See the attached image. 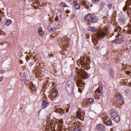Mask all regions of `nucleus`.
<instances>
[{
  "instance_id": "nucleus-1",
  "label": "nucleus",
  "mask_w": 131,
  "mask_h": 131,
  "mask_svg": "<svg viewBox=\"0 0 131 131\" xmlns=\"http://www.w3.org/2000/svg\"><path fill=\"white\" fill-rule=\"evenodd\" d=\"M110 114L111 115V117L115 122H119L120 120V117H119V115L117 111L115 109H112L110 111Z\"/></svg>"
},
{
  "instance_id": "nucleus-2",
  "label": "nucleus",
  "mask_w": 131,
  "mask_h": 131,
  "mask_svg": "<svg viewBox=\"0 0 131 131\" xmlns=\"http://www.w3.org/2000/svg\"><path fill=\"white\" fill-rule=\"evenodd\" d=\"M84 20L87 22H91V23H97L98 22V17L92 14H89L84 17Z\"/></svg>"
},
{
  "instance_id": "nucleus-3",
  "label": "nucleus",
  "mask_w": 131,
  "mask_h": 131,
  "mask_svg": "<svg viewBox=\"0 0 131 131\" xmlns=\"http://www.w3.org/2000/svg\"><path fill=\"white\" fill-rule=\"evenodd\" d=\"M99 88L97 90V93L100 96V97H102L103 96V84L101 82L98 84Z\"/></svg>"
},
{
  "instance_id": "nucleus-4",
  "label": "nucleus",
  "mask_w": 131,
  "mask_h": 131,
  "mask_svg": "<svg viewBox=\"0 0 131 131\" xmlns=\"http://www.w3.org/2000/svg\"><path fill=\"white\" fill-rule=\"evenodd\" d=\"M62 20V12L59 11L56 13V17H55V21L57 22L60 23Z\"/></svg>"
},
{
  "instance_id": "nucleus-5",
  "label": "nucleus",
  "mask_w": 131,
  "mask_h": 131,
  "mask_svg": "<svg viewBox=\"0 0 131 131\" xmlns=\"http://www.w3.org/2000/svg\"><path fill=\"white\" fill-rule=\"evenodd\" d=\"M97 131H106V127L103 124L98 125L96 127Z\"/></svg>"
},
{
  "instance_id": "nucleus-6",
  "label": "nucleus",
  "mask_w": 131,
  "mask_h": 131,
  "mask_svg": "<svg viewBox=\"0 0 131 131\" xmlns=\"http://www.w3.org/2000/svg\"><path fill=\"white\" fill-rule=\"evenodd\" d=\"M80 75L82 78H89L90 77V76L84 70L80 72Z\"/></svg>"
},
{
  "instance_id": "nucleus-7",
  "label": "nucleus",
  "mask_w": 131,
  "mask_h": 131,
  "mask_svg": "<svg viewBox=\"0 0 131 131\" xmlns=\"http://www.w3.org/2000/svg\"><path fill=\"white\" fill-rule=\"evenodd\" d=\"M49 105V102L47 100H44L43 102L42 103V106L41 108L42 109H45V108H47Z\"/></svg>"
},
{
  "instance_id": "nucleus-8",
  "label": "nucleus",
  "mask_w": 131,
  "mask_h": 131,
  "mask_svg": "<svg viewBox=\"0 0 131 131\" xmlns=\"http://www.w3.org/2000/svg\"><path fill=\"white\" fill-rule=\"evenodd\" d=\"M38 32L40 36H41L42 37H43V35H45V32L42 31V27H41L39 28L38 30Z\"/></svg>"
},
{
  "instance_id": "nucleus-9",
  "label": "nucleus",
  "mask_w": 131,
  "mask_h": 131,
  "mask_svg": "<svg viewBox=\"0 0 131 131\" xmlns=\"http://www.w3.org/2000/svg\"><path fill=\"white\" fill-rule=\"evenodd\" d=\"M58 95V91H53L51 92V96L52 98H57V96Z\"/></svg>"
},
{
  "instance_id": "nucleus-10",
  "label": "nucleus",
  "mask_w": 131,
  "mask_h": 131,
  "mask_svg": "<svg viewBox=\"0 0 131 131\" xmlns=\"http://www.w3.org/2000/svg\"><path fill=\"white\" fill-rule=\"evenodd\" d=\"M97 36L98 37H105V36H106V34L104 33V32L101 31L97 34Z\"/></svg>"
},
{
  "instance_id": "nucleus-11",
  "label": "nucleus",
  "mask_w": 131,
  "mask_h": 131,
  "mask_svg": "<svg viewBox=\"0 0 131 131\" xmlns=\"http://www.w3.org/2000/svg\"><path fill=\"white\" fill-rule=\"evenodd\" d=\"M74 6L76 9V10H79L80 9V5L79 4L74 1Z\"/></svg>"
},
{
  "instance_id": "nucleus-12",
  "label": "nucleus",
  "mask_w": 131,
  "mask_h": 131,
  "mask_svg": "<svg viewBox=\"0 0 131 131\" xmlns=\"http://www.w3.org/2000/svg\"><path fill=\"white\" fill-rule=\"evenodd\" d=\"M123 40V39H122V38H119L118 39H115V42L116 43H121V42H122Z\"/></svg>"
},
{
  "instance_id": "nucleus-13",
  "label": "nucleus",
  "mask_w": 131,
  "mask_h": 131,
  "mask_svg": "<svg viewBox=\"0 0 131 131\" xmlns=\"http://www.w3.org/2000/svg\"><path fill=\"white\" fill-rule=\"evenodd\" d=\"M48 31H56V28L54 27L49 26L47 28Z\"/></svg>"
},
{
  "instance_id": "nucleus-14",
  "label": "nucleus",
  "mask_w": 131,
  "mask_h": 131,
  "mask_svg": "<svg viewBox=\"0 0 131 131\" xmlns=\"http://www.w3.org/2000/svg\"><path fill=\"white\" fill-rule=\"evenodd\" d=\"M5 24L7 26H10V24H12V20L7 19L5 23Z\"/></svg>"
},
{
  "instance_id": "nucleus-15",
  "label": "nucleus",
  "mask_w": 131,
  "mask_h": 131,
  "mask_svg": "<svg viewBox=\"0 0 131 131\" xmlns=\"http://www.w3.org/2000/svg\"><path fill=\"white\" fill-rule=\"evenodd\" d=\"M89 30L92 32H95L96 31V28H95V27H90L89 29Z\"/></svg>"
},
{
  "instance_id": "nucleus-16",
  "label": "nucleus",
  "mask_w": 131,
  "mask_h": 131,
  "mask_svg": "<svg viewBox=\"0 0 131 131\" xmlns=\"http://www.w3.org/2000/svg\"><path fill=\"white\" fill-rule=\"evenodd\" d=\"M60 7H63V8H67V5L64 2H61L60 5Z\"/></svg>"
},
{
  "instance_id": "nucleus-17",
  "label": "nucleus",
  "mask_w": 131,
  "mask_h": 131,
  "mask_svg": "<svg viewBox=\"0 0 131 131\" xmlns=\"http://www.w3.org/2000/svg\"><path fill=\"white\" fill-rule=\"evenodd\" d=\"M105 122L107 125H110V126L112 125V121H111V120L105 121Z\"/></svg>"
},
{
  "instance_id": "nucleus-18",
  "label": "nucleus",
  "mask_w": 131,
  "mask_h": 131,
  "mask_svg": "<svg viewBox=\"0 0 131 131\" xmlns=\"http://www.w3.org/2000/svg\"><path fill=\"white\" fill-rule=\"evenodd\" d=\"M81 114V112H80V111L77 112V117L79 119H81V117H80V115Z\"/></svg>"
},
{
  "instance_id": "nucleus-19",
  "label": "nucleus",
  "mask_w": 131,
  "mask_h": 131,
  "mask_svg": "<svg viewBox=\"0 0 131 131\" xmlns=\"http://www.w3.org/2000/svg\"><path fill=\"white\" fill-rule=\"evenodd\" d=\"M89 102L90 103V104H92V103H94V100L92 98H90L89 99Z\"/></svg>"
},
{
  "instance_id": "nucleus-20",
  "label": "nucleus",
  "mask_w": 131,
  "mask_h": 131,
  "mask_svg": "<svg viewBox=\"0 0 131 131\" xmlns=\"http://www.w3.org/2000/svg\"><path fill=\"white\" fill-rule=\"evenodd\" d=\"M113 7V5H112V3H109L107 4V7L108 9H112V7Z\"/></svg>"
},
{
  "instance_id": "nucleus-21",
  "label": "nucleus",
  "mask_w": 131,
  "mask_h": 131,
  "mask_svg": "<svg viewBox=\"0 0 131 131\" xmlns=\"http://www.w3.org/2000/svg\"><path fill=\"white\" fill-rule=\"evenodd\" d=\"M122 100V97L121 96H119L117 98V102H120Z\"/></svg>"
},
{
  "instance_id": "nucleus-22",
  "label": "nucleus",
  "mask_w": 131,
  "mask_h": 131,
  "mask_svg": "<svg viewBox=\"0 0 131 131\" xmlns=\"http://www.w3.org/2000/svg\"><path fill=\"white\" fill-rule=\"evenodd\" d=\"M26 85H29L30 84V80H26L25 82Z\"/></svg>"
},
{
  "instance_id": "nucleus-23",
  "label": "nucleus",
  "mask_w": 131,
  "mask_h": 131,
  "mask_svg": "<svg viewBox=\"0 0 131 131\" xmlns=\"http://www.w3.org/2000/svg\"><path fill=\"white\" fill-rule=\"evenodd\" d=\"M34 65V61H32L29 63V67H32Z\"/></svg>"
},
{
  "instance_id": "nucleus-24",
  "label": "nucleus",
  "mask_w": 131,
  "mask_h": 131,
  "mask_svg": "<svg viewBox=\"0 0 131 131\" xmlns=\"http://www.w3.org/2000/svg\"><path fill=\"white\" fill-rule=\"evenodd\" d=\"M100 0H92L93 4H98L100 2Z\"/></svg>"
},
{
  "instance_id": "nucleus-25",
  "label": "nucleus",
  "mask_w": 131,
  "mask_h": 131,
  "mask_svg": "<svg viewBox=\"0 0 131 131\" xmlns=\"http://www.w3.org/2000/svg\"><path fill=\"white\" fill-rule=\"evenodd\" d=\"M83 85L82 84H81V81H78V86L81 87Z\"/></svg>"
},
{
  "instance_id": "nucleus-26",
  "label": "nucleus",
  "mask_w": 131,
  "mask_h": 131,
  "mask_svg": "<svg viewBox=\"0 0 131 131\" xmlns=\"http://www.w3.org/2000/svg\"><path fill=\"white\" fill-rule=\"evenodd\" d=\"M120 21H121V23H125V19L124 18H121L120 19Z\"/></svg>"
},
{
  "instance_id": "nucleus-27",
  "label": "nucleus",
  "mask_w": 131,
  "mask_h": 131,
  "mask_svg": "<svg viewBox=\"0 0 131 131\" xmlns=\"http://www.w3.org/2000/svg\"><path fill=\"white\" fill-rule=\"evenodd\" d=\"M109 72H110L111 75H112H112H113V70H112V69H110V70H109Z\"/></svg>"
},
{
  "instance_id": "nucleus-28",
  "label": "nucleus",
  "mask_w": 131,
  "mask_h": 131,
  "mask_svg": "<svg viewBox=\"0 0 131 131\" xmlns=\"http://www.w3.org/2000/svg\"><path fill=\"white\" fill-rule=\"evenodd\" d=\"M81 4H82V5H85V4H86V2H85V0H82Z\"/></svg>"
},
{
  "instance_id": "nucleus-29",
  "label": "nucleus",
  "mask_w": 131,
  "mask_h": 131,
  "mask_svg": "<svg viewBox=\"0 0 131 131\" xmlns=\"http://www.w3.org/2000/svg\"><path fill=\"white\" fill-rule=\"evenodd\" d=\"M127 8V7L126 6V5H125V7H124L123 8V11H124V12H125V11H126Z\"/></svg>"
},
{
  "instance_id": "nucleus-30",
  "label": "nucleus",
  "mask_w": 131,
  "mask_h": 131,
  "mask_svg": "<svg viewBox=\"0 0 131 131\" xmlns=\"http://www.w3.org/2000/svg\"><path fill=\"white\" fill-rule=\"evenodd\" d=\"M71 131H82V130H81V129H76L72 130Z\"/></svg>"
},
{
  "instance_id": "nucleus-31",
  "label": "nucleus",
  "mask_w": 131,
  "mask_h": 131,
  "mask_svg": "<svg viewBox=\"0 0 131 131\" xmlns=\"http://www.w3.org/2000/svg\"><path fill=\"white\" fill-rule=\"evenodd\" d=\"M3 79H4V78L3 77H0V82H2V81H3Z\"/></svg>"
},
{
  "instance_id": "nucleus-32",
  "label": "nucleus",
  "mask_w": 131,
  "mask_h": 131,
  "mask_svg": "<svg viewBox=\"0 0 131 131\" xmlns=\"http://www.w3.org/2000/svg\"><path fill=\"white\" fill-rule=\"evenodd\" d=\"M66 111L67 113L69 112V108H67Z\"/></svg>"
},
{
  "instance_id": "nucleus-33",
  "label": "nucleus",
  "mask_w": 131,
  "mask_h": 131,
  "mask_svg": "<svg viewBox=\"0 0 131 131\" xmlns=\"http://www.w3.org/2000/svg\"><path fill=\"white\" fill-rule=\"evenodd\" d=\"M66 13H67V14H69V10L66 11Z\"/></svg>"
},
{
  "instance_id": "nucleus-34",
  "label": "nucleus",
  "mask_w": 131,
  "mask_h": 131,
  "mask_svg": "<svg viewBox=\"0 0 131 131\" xmlns=\"http://www.w3.org/2000/svg\"><path fill=\"white\" fill-rule=\"evenodd\" d=\"M128 34H131V31H129L127 32Z\"/></svg>"
},
{
  "instance_id": "nucleus-35",
  "label": "nucleus",
  "mask_w": 131,
  "mask_h": 131,
  "mask_svg": "<svg viewBox=\"0 0 131 131\" xmlns=\"http://www.w3.org/2000/svg\"><path fill=\"white\" fill-rule=\"evenodd\" d=\"M33 1L34 0H29V2H30V3H31V2H33Z\"/></svg>"
},
{
  "instance_id": "nucleus-36",
  "label": "nucleus",
  "mask_w": 131,
  "mask_h": 131,
  "mask_svg": "<svg viewBox=\"0 0 131 131\" xmlns=\"http://www.w3.org/2000/svg\"><path fill=\"white\" fill-rule=\"evenodd\" d=\"M79 92L80 93H81V90L80 89H79Z\"/></svg>"
},
{
  "instance_id": "nucleus-37",
  "label": "nucleus",
  "mask_w": 131,
  "mask_h": 131,
  "mask_svg": "<svg viewBox=\"0 0 131 131\" xmlns=\"http://www.w3.org/2000/svg\"><path fill=\"white\" fill-rule=\"evenodd\" d=\"M20 64H22V61H20Z\"/></svg>"
}]
</instances>
